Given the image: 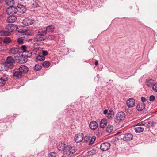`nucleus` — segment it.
Segmentation results:
<instances>
[{
    "instance_id": "obj_12",
    "label": "nucleus",
    "mask_w": 157,
    "mask_h": 157,
    "mask_svg": "<svg viewBox=\"0 0 157 157\" xmlns=\"http://www.w3.org/2000/svg\"><path fill=\"white\" fill-rule=\"evenodd\" d=\"M19 50L17 47H13L11 48L9 51V53L10 55H15L18 53Z\"/></svg>"
},
{
    "instance_id": "obj_20",
    "label": "nucleus",
    "mask_w": 157,
    "mask_h": 157,
    "mask_svg": "<svg viewBox=\"0 0 157 157\" xmlns=\"http://www.w3.org/2000/svg\"><path fill=\"white\" fill-rule=\"evenodd\" d=\"M114 113L113 110H109L107 114L106 117L108 118H110L114 116Z\"/></svg>"
},
{
    "instance_id": "obj_4",
    "label": "nucleus",
    "mask_w": 157,
    "mask_h": 157,
    "mask_svg": "<svg viewBox=\"0 0 157 157\" xmlns=\"http://www.w3.org/2000/svg\"><path fill=\"white\" fill-rule=\"evenodd\" d=\"M35 20L32 18L27 17L23 20L22 23L25 26H29L34 22Z\"/></svg>"
},
{
    "instance_id": "obj_23",
    "label": "nucleus",
    "mask_w": 157,
    "mask_h": 157,
    "mask_svg": "<svg viewBox=\"0 0 157 157\" xmlns=\"http://www.w3.org/2000/svg\"><path fill=\"white\" fill-rule=\"evenodd\" d=\"M154 82L153 80L150 79L148 80L146 83V85L149 87H150L153 85Z\"/></svg>"
},
{
    "instance_id": "obj_29",
    "label": "nucleus",
    "mask_w": 157,
    "mask_h": 157,
    "mask_svg": "<svg viewBox=\"0 0 157 157\" xmlns=\"http://www.w3.org/2000/svg\"><path fill=\"white\" fill-rule=\"evenodd\" d=\"M42 65L45 67H48L50 65V63L48 61H45L42 63Z\"/></svg>"
},
{
    "instance_id": "obj_31",
    "label": "nucleus",
    "mask_w": 157,
    "mask_h": 157,
    "mask_svg": "<svg viewBox=\"0 0 157 157\" xmlns=\"http://www.w3.org/2000/svg\"><path fill=\"white\" fill-rule=\"evenodd\" d=\"M37 59L40 61H44L45 59V57L43 56L38 55L36 57Z\"/></svg>"
},
{
    "instance_id": "obj_50",
    "label": "nucleus",
    "mask_w": 157,
    "mask_h": 157,
    "mask_svg": "<svg viewBox=\"0 0 157 157\" xmlns=\"http://www.w3.org/2000/svg\"><path fill=\"white\" fill-rule=\"evenodd\" d=\"M101 132H97V135H98L100 136Z\"/></svg>"
},
{
    "instance_id": "obj_43",
    "label": "nucleus",
    "mask_w": 157,
    "mask_h": 157,
    "mask_svg": "<svg viewBox=\"0 0 157 157\" xmlns=\"http://www.w3.org/2000/svg\"><path fill=\"white\" fill-rule=\"evenodd\" d=\"M145 124L144 122H140L137 124L136 126H139V127L140 126L144 125Z\"/></svg>"
},
{
    "instance_id": "obj_52",
    "label": "nucleus",
    "mask_w": 157,
    "mask_h": 157,
    "mask_svg": "<svg viewBox=\"0 0 157 157\" xmlns=\"http://www.w3.org/2000/svg\"><path fill=\"white\" fill-rule=\"evenodd\" d=\"M1 40H0V43H1Z\"/></svg>"
},
{
    "instance_id": "obj_51",
    "label": "nucleus",
    "mask_w": 157,
    "mask_h": 157,
    "mask_svg": "<svg viewBox=\"0 0 157 157\" xmlns=\"http://www.w3.org/2000/svg\"><path fill=\"white\" fill-rule=\"evenodd\" d=\"M21 33H22L23 34H25V33H25L24 32H21Z\"/></svg>"
},
{
    "instance_id": "obj_46",
    "label": "nucleus",
    "mask_w": 157,
    "mask_h": 157,
    "mask_svg": "<svg viewBox=\"0 0 157 157\" xmlns=\"http://www.w3.org/2000/svg\"><path fill=\"white\" fill-rule=\"evenodd\" d=\"M2 78H3L4 79H6V80L8 78V76L7 75H4V76L2 77Z\"/></svg>"
},
{
    "instance_id": "obj_2",
    "label": "nucleus",
    "mask_w": 157,
    "mask_h": 157,
    "mask_svg": "<svg viewBox=\"0 0 157 157\" xmlns=\"http://www.w3.org/2000/svg\"><path fill=\"white\" fill-rule=\"evenodd\" d=\"M58 149L61 151H64V153L68 157H71L76 151V148L70 145L65 146V144H61L57 146Z\"/></svg>"
},
{
    "instance_id": "obj_24",
    "label": "nucleus",
    "mask_w": 157,
    "mask_h": 157,
    "mask_svg": "<svg viewBox=\"0 0 157 157\" xmlns=\"http://www.w3.org/2000/svg\"><path fill=\"white\" fill-rule=\"evenodd\" d=\"M14 1L13 0H7L6 1V4L10 7L13 6L14 4Z\"/></svg>"
},
{
    "instance_id": "obj_8",
    "label": "nucleus",
    "mask_w": 157,
    "mask_h": 157,
    "mask_svg": "<svg viewBox=\"0 0 157 157\" xmlns=\"http://www.w3.org/2000/svg\"><path fill=\"white\" fill-rule=\"evenodd\" d=\"M18 70L23 74L28 72L29 68L28 67L25 65H21L19 66L18 68Z\"/></svg>"
},
{
    "instance_id": "obj_38",
    "label": "nucleus",
    "mask_w": 157,
    "mask_h": 157,
    "mask_svg": "<svg viewBox=\"0 0 157 157\" xmlns=\"http://www.w3.org/2000/svg\"><path fill=\"white\" fill-rule=\"evenodd\" d=\"M95 138H94L93 137L91 138L90 139V141H89V145H90L92 144H93L94 141L95 140Z\"/></svg>"
},
{
    "instance_id": "obj_28",
    "label": "nucleus",
    "mask_w": 157,
    "mask_h": 157,
    "mask_svg": "<svg viewBox=\"0 0 157 157\" xmlns=\"http://www.w3.org/2000/svg\"><path fill=\"white\" fill-rule=\"evenodd\" d=\"M87 153L88 155L89 156H92L95 154L96 150L94 149H92L91 150L89 151Z\"/></svg>"
},
{
    "instance_id": "obj_15",
    "label": "nucleus",
    "mask_w": 157,
    "mask_h": 157,
    "mask_svg": "<svg viewBox=\"0 0 157 157\" xmlns=\"http://www.w3.org/2000/svg\"><path fill=\"white\" fill-rule=\"evenodd\" d=\"M17 19V18L16 16L12 15L7 18V21L8 22L13 23L16 21Z\"/></svg>"
},
{
    "instance_id": "obj_26",
    "label": "nucleus",
    "mask_w": 157,
    "mask_h": 157,
    "mask_svg": "<svg viewBox=\"0 0 157 157\" xmlns=\"http://www.w3.org/2000/svg\"><path fill=\"white\" fill-rule=\"evenodd\" d=\"M3 42L6 44H9L11 41V40L10 38L6 37L4 38L3 40Z\"/></svg>"
},
{
    "instance_id": "obj_7",
    "label": "nucleus",
    "mask_w": 157,
    "mask_h": 157,
    "mask_svg": "<svg viewBox=\"0 0 157 157\" xmlns=\"http://www.w3.org/2000/svg\"><path fill=\"white\" fill-rule=\"evenodd\" d=\"M110 146V144L108 142H105L102 143L100 146V148L101 150L106 151L108 150Z\"/></svg>"
},
{
    "instance_id": "obj_22",
    "label": "nucleus",
    "mask_w": 157,
    "mask_h": 157,
    "mask_svg": "<svg viewBox=\"0 0 157 157\" xmlns=\"http://www.w3.org/2000/svg\"><path fill=\"white\" fill-rule=\"evenodd\" d=\"M55 29V27L54 25H51L47 26L46 28V30H47V32H52L54 31Z\"/></svg>"
},
{
    "instance_id": "obj_39",
    "label": "nucleus",
    "mask_w": 157,
    "mask_h": 157,
    "mask_svg": "<svg viewBox=\"0 0 157 157\" xmlns=\"http://www.w3.org/2000/svg\"><path fill=\"white\" fill-rule=\"evenodd\" d=\"M154 122L152 121H150L148 122L147 126L149 127L153 126V125Z\"/></svg>"
},
{
    "instance_id": "obj_5",
    "label": "nucleus",
    "mask_w": 157,
    "mask_h": 157,
    "mask_svg": "<svg viewBox=\"0 0 157 157\" xmlns=\"http://www.w3.org/2000/svg\"><path fill=\"white\" fill-rule=\"evenodd\" d=\"M125 114L123 112H120L116 114L115 119L120 122L123 120L125 118Z\"/></svg>"
},
{
    "instance_id": "obj_6",
    "label": "nucleus",
    "mask_w": 157,
    "mask_h": 157,
    "mask_svg": "<svg viewBox=\"0 0 157 157\" xmlns=\"http://www.w3.org/2000/svg\"><path fill=\"white\" fill-rule=\"evenodd\" d=\"M17 28L16 25L11 24L7 25L6 27L7 30L10 33L16 30Z\"/></svg>"
},
{
    "instance_id": "obj_14",
    "label": "nucleus",
    "mask_w": 157,
    "mask_h": 157,
    "mask_svg": "<svg viewBox=\"0 0 157 157\" xmlns=\"http://www.w3.org/2000/svg\"><path fill=\"white\" fill-rule=\"evenodd\" d=\"M13 76L18 78H20L22 77L23 74L18 70L17 71H14L13 72Z\"/></svg>"
},
{
    "instance_id": "obj_35",
    "label": "nucleus",
    "mask_w": 157,
    "mask_h": 157,
    "mask_svg": "<svg viewBox=\"0 0 157 157\" xmlns=\"http://www.w3.org/2000/svg\"><path fill=\"white\" fill-rule=\"evenodd\" d=\"M152 89L155 92H157V83H155L152 86Z\"/></svg>"
},
{
    "instance_id": "obj_30",
    "label": "nucleus",
    "mask_w": 157,
    "mask_h": 157,
    "mask_svg": "<svg viewBox=\"0 0 157 157\" xmlns=\"http://www.w3.org/2000/svg\"><path fill=\"white\" fill-rule=\"evenodd\" d=\"M47 33V30H45L41 32L38 31L37 34V35H39L40 36H43L44 35H45Z\"/></svg>"
},
{
    "instance_id": "obj_17",
    "label": "nucleus",
    "mask_w": 157,
    "mask_h": 157,
    "mask_svg": "<svg viewBox=\"0 0 157 157\" xmlns=\"http://www.w3.org/2000/svg\"><path fill=\"white\" fill-rule=\"evenodd\" d=\"M107 120L105 118L102 119L100 123V127L101 128H103L107 125Z\"/></svg>"
},
{
    "instance_id": "obj_34",
    "label": "nucleus",
    "mask_w": 157,
    "mask_h": 157,
    "mask_svg": "<svg viewBox=\"0 0 157 157\" xmlns=\"http://www.w3.org/2000/svg\"><path fill=\"white\" fill-rule=\"evenodd\" d=\"M56 153L53 152H50L48 155V157H56Z\"/></svg>"
},
{
    "instance_id": "obj_36",
    "label": "nucleus",
    "mask_w": 157,
    "mask_h": 157,
    "mask_svg": "<svg viewBox=\"0 0 157 157\" xmlns=\"http://www.w3.org/2000/svg\"><path fill=\"white\" fill-rule=\"evenodd\" d=\"M17 42L19 44H22L23 43V40L22 38H19L17 39Z\"/></svg>"
},
{
    "instance_id": "obj_21",
    "label": "nucleus",
    "mask_w": 157,
    "mask_h": 157,
    "mask_svg": "<svg viewBox=\"0 0 157 157\" xmlns=\"http://www.w3.org/2000/svg\"><path fill=\"white\" fill-rule=\"evenodd\" d=\"M144 130V128L141 126L136 127L135 128V130L136 133H140L143 132Z\"/></svg>"
},
{
    "instance_id": "obj_13",
    "label": "nucleus",
    "mask_w": 157,
    "mask_h": 157,
    "mask_svg": "<svg viewBox=\"0 0 157 157\" xmlns=\"http://www.w3.org/2000/svg\"><path fill=\"white\" fill-rule=\"evenodd\" d=\"M89 127L91 129L94 130L97 128L98 124L96 121H92L90 123Z\"/></svg>"
},
{
    "instance_id": "obj_11",
    "label": "nucleus",
    "mask_w": 157,
    "mask_h": 157,
    "mask_svg": "<svg viewBox=\"0 0 157 157\" xmlns=\"http://www.w3.org/2000/svg\"><path fill=\"white\" fill-rule=\"evenodd\" d=\"M135 103V100L132 98H129L127 101V105L129 108L133 107Z\"/></svg>"
},
{
    "instance_id": "obj_47",
    "label": "nucleus",
    "mask_w": 157,
    "mask_h": 157,
    "mask_svg": "<svg viewBox=\"0 0 157 157\" xmlns=\"http://www.w3.org/2000/svg\"><path fill=\"white\" fill-rule=\"evenodd\" d=\"M108 112L109 111H108V110L107 109H105V110H104V111L103 112V113L105 115H106V114L107 115V114L108 113Z\"/></svg>"
},
{
    "instance_id": "obj_41",
    "label": "nucleus",
    "mask_w": 157,
    "mask_h": 157,
    "mask_svg": "<svg viewBox=\"0 0 157 157\" xmlns=\"http://www.w3.org/2000/svg\"><path fill=\"white\" fill-rule=\"evenodd\" d=\"M33 6L34 7H36L38 8L39 7H40V6L39 5V4L37 2H35L33 4Z\"/></svg>"
},
{
    "instance_id": "obj_9",
    "label": "nucleus",
    "mask_w": 157,
    "mask_h": 157,
    "mask_svg": "<svg viewBox=\"0 0 157 157\" xmlns=\"http://www.w3.org/2000/svg\"><path fill=\"white\" fill-rule=\"evenodd\" d=\"M84 136L82 133L77 134L75 135L74 139L77 143L81 142L83 140Z\"/></svg>"
},
{
    "instance_id": "obj_42",
    "label": "nucleus",
    "mask_w": 157,
    "mask_h": 157,
    "mask_svg": "<svg viewBox=\"0 0 157 157\" xmlns=\"http://www.w3.org/2000/svg\"><path fill=\"white\" fill-rule=\"evenodd\" d=\"M155 97V96L153 95H151L149 98V100L150 101H153L154 100Z\"/></svg>"
},
{
    "instance_id": "obj_3",
    "label": "nucleus",
    "mask_w": 157,
    "mask_h": 157,
    "mask_svg": "<svg viewBox=\"0 0 157 157\" xmlns=\"http://www.w3.org/2000/svg\"><path fill=\"white\" fill-rule=\"evenodd\" d=\"M14 62L15 60L13 57L11 56H8L7 58L6 61L0 65V70L6 71L9 68H13V63Z\"/></svg>"
},
{
    "instance_id": "obj_37",
    "label": "nucleus",
    "mask_w": 157,
    "mask_h": 157,
    "mask_svg": "<svg viewBox=\"0 0 157 157\" xmlns=\"http://www.w3.org/2000/svg\"><path fill=\"white\" fill-rule=\"evenodd\" d=\"M90 137L89 136H85L83 139L84 141L85 142L87 143L88 141L90 139Z\"/></svg>"
},
{
    "instance_id": "obj_49",
    "label": "nucleus",
    "mask_w": 157,
    "mask_h": 157,
    "mask_svg": "<svg viewBox=\"0 0 157 157\" xmlns=\"http://www.w3.org/2000/svg\"><path fill=\"white\" fill-rule=\"evenodd\" d=\"M98 62L97 61H96L95 62V65L96 66H97L98 65Z\"/></svg>"
},
{
    "instance_id": "obj_25",
    "label": "nucleus",
    "mask_w": 157,
    "mask_h": 157,
    "mask_svg": "<svg viewBox=\"0 0 157 157\" xmlns=\"http://www.w3.org/2000/svg\"><path fill=\"white\" fill-rule=\"evenodd\" d=\"M23 54L25 56V57H30L32 55V52L28 51H26L24 53H23Z\"/></svg>"
},
{
    "instance_id": "obj_48",
    "label": "nucleus",
    "mask_w": 157,
    "mask_h": 157,
    "mask_svg": "<svg viewBox=\"0 0 157 157\" xmlns=\"http://www.w3.org/2000/svg\"><path fill=\"white\" fill-rule=\"evenodd\" d=\"M141 101H142V102H143L144 103V101H145V100H146V99L144 97H142L141 98Z\"/></svg>"
},
{
    "instance_id": "obj_10",
    "label": "nucleus",
    "mask_w": 157,
    "mask_h": 157,
    "mask_svg": "<svg viewBox=\"0 0 157 157\" xmlns=\"http://www.w3.org/2000/svg\"><path fill=\"white\" fill-rule=\"evenodd\" d=\"M133 135L131 133H128L124 134L123 137L124 140L128 141L131 140L133 138Z\"/></svg>"
},
{
    "instance_id": "obj_44",
    "label": "nucleus",
    "mask_w": 157,
    "mask_h": 157,
    "mask_svg": "<svg viewBox=\"0 0 157 157\" xmlns=\"http://www.w3.org/2000/svg\"><path fill=\"white\" fill-rule=\"evenodd\" d=\"M43 55L44 56H46L48 55V53L47 51L45 50L42 51Z\"/></svg>"
},
{
    "instance_id": "obj_19",
    "label": "nucleus",
    "mask_w": 157,
    "mask_h": 157,
    "mask_svg": "<svg viewBox=\"0 0 157 157\" xmlns=\"http://www.w3.org/2000/svg\"><path fill=\"white\" fill-rule=\"evenodd\" d=\"M10 34V33L8 30L7 31L2 30L0 31V35L1 36H8Z\"/></svg>"
},
{
    "instance_id": "obj_27",
    "label": "nucleus",
    "mask_w": 157,
    "mask_h": 157,
    "mask_svg": "<svg viewBox=\"0 0 157 157\" xmlns=\"http://www.w3.org/2000/svg\"><path fill=\"white\" fill-rule=\"evenodd\" d=\"M113 126L109 125L106 128V131L108 133L111 132L113 130Z\"/></svg>"
},
{
    "instance_id": "obj_1",
    "label": "nucleus",
    "mask_w": 157,
    "mask_h": 157,
    "mask_svg": "<svg viewBox=\"0 0 157 157\" xmlns=\"http://www.w3.org/2000/svg\"><path fill=\"white\" fill-rule=\"evenodd\" d=\"M26 11L25 7L23 5L18 4L17 6H11L8 8L6 11L7 14L9 15L15 14L21 15Z\"/></svg>"
},
{
    "instance_id": "obj_16",
    "label": "nucleus",
    "mask_w": 157,
    "mask_h": 157,
    "mask_svg": "<svg viewBox=\"0 0 157 157\" xmlns=\"http://www.w3.org/2000/svg\"><path fill=\"white\" fill-rule=\"evenodd\" d=\"M145 106V104L143 102L139 103L137 105V109L138 111H141L144 109Z\"/></svg>"
},
{
    "instance_id": "obj_45",
    "label": "nucleus",
    "mask_w": 157,
    "mask_h": 157,
    "mask_svg": "<svg viewBox=\"0 0 157 157\" xmlns=\"http://www.w3.org/2000/svg\"><path fill=\"white\" fill-rule=\"evenodd\" d=\"M48 39L49 40H54V36L53 35H50L48 37Z\"/></svg>"
},
{
    "instance_id": "obj_32",
    "label": "nucleus",
    "mask_w": 157,
    "mask_h": 157,
    "mask_svg": "<svg viewBox=\"0 0 157 157\" xmlns=\"http://www.w3.org/2000/svg\"><path fill=\"white\" fill-rule=\"evenodd\" d=\"M6 80L4 79L3 78H1L0 79V86H3L5 83Z\"/></svg>"
},
{
    "instance_id": "obj_18",
    "label": "nucleus",
    "mask_w": 157,
    "mask_h": 157,
    "mask_svg": "<svg viewBox=\"0 0 157 157\" xmlns=\"http://www.w3.org/2000/svg\"><path fill=\"white\" fill-rule=\"evenodd\" d=\"M45 38L43 36H40L37 34L36 35L35 37V40L37 41H41L44 40Z\"/></svg>"
},
{
    "instance_id": "obj_40",
    "label": "nucleus",
    "mask_w": 157,
    "mask_h": 157,
    "mask_svg": "<svg viewBox=\"0 0 157 157\" xmlns=\"http://www.w3.org/2000/svg\"><path fill=\"white\" fill-rule=\"evenodd\" d=\"M21 48L23 52V53H24V52L27 51L26 47L25 46L22 45L21 46Z\"/></svg>"
},
{
    "instance_id": "obj_33",
    "label": "nucleus",
    "mask_w": 157,
    "mask_h": 157,
    "mask_svg": "<svg viewBox=\"0 0 157 157\" xmlns=\"http://www.w3.org/2000/svg\"><path fill=\"white\" fill-rule=\"evenodd\" d=\"M41 66L39 65L38 64H36L35 66L34 67V69L36 71H38L40 70L41 68Z\"/></svg>"
}]
</instances>
